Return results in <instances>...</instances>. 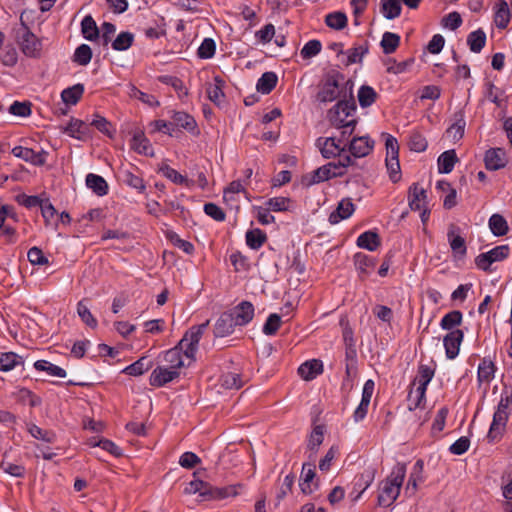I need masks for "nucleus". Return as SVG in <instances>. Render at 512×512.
<instances>
[{
	"mask_svg": "<svg viewBox=\"0 0 512 512\" xmlns=\"http://www.w3.org/2000/svg\"><path fill=\"white\" fill-rule=\"evenodd\" d=\"M353 86V82L346 79L343 73L335 69L330 70L323 76L319 84L316 99L320 103H329L336 99H339V101L348 100L350 97L346 93L351 92L354 97Z\"/></svg>",
	"mask_w": 512,
	"mask_h": 512,
	"instance_id": "obj_1",
	"label": "nucleus"
},
{
	"mask_svg": "<svg viewBox=\"0 0 512 512\" xmlns=\"http://www.w3.org/2000/svg\"><path fill=\"white\" fill-rule=\"evenodd\" d=\"M350 97L348 100L338 101L329 111L328 119L332 126L340 129V135L336 136V140L341 145L349 144V137L352 135L357 121L356 119H347L352 116V113L356 110V103L351 92L346 93Z\"/></svg>",
	"mask_w": 512,
	"mask_h": 512,
	"instance_id": "obj_2",
	"label": "nucleus"
},
{
	"mask_svg": "<svg viewBox=\"0 0 512 512\" xmlns=\"http://www.w3.org/2000/svg\"><path fill=\"white\" fill-rule=\"evenodd\" d=\"M406 475V465L397 463L390 475L379 483L377 504L381 507L391 506L398 498Z\"/></svg>",
	"mask_w": 512,
	"mask_h": 512,
	"instance_id": "obj_3",
	"label": "nucleus"
},
{
	"mask_svg": "<svg viewBox=\"0 0 512 512\" xmlns=\"http://www.w3.org/2000/svg\"><path fill=\"white\" fill-rule=\"evenodd\" d=\"M512 410V389L505 388L501 393L500 401L493 414L487 438L494 441L505 432L506 425Z\"/></svg>",
	"mask_w": 512,
	"mask_h": 512,
	"instance_id": "obj_4",
	"label": "nucleus"
},
{
	"mask_svg": "<svg viewBox=\"0 0 512 512\" xmlns=\"http://www.w3.org/2000/svg\"><path fill=\"white\" fill-rule=\"evenodd\" d=\"M186 494L198 493L202 500H220L230 495H236V491L232 487H214L208 482L202 480H193L187 484L184 489Z\"/></svg>",
	"mask_w": 512,
	"mask_h": 512,
	"instance_id": "obj_5",
	"label": "nucleus"
},
{
	"mask_svg": "<svg viewBox=\"0 0 512 512\" xmlns=\"http://www.w3.org/2000/svg\"><path fill=\"white\" fill-rule=\"evenodd\" d=\"M17 42L23 54L27 57L38 58L41 54L42 43L33 34L28 26L21 19V27L16 31Z\"/></svg>",
	"mask_w": 512,
	"mask_h": 512,
	"instance_id": "obj_6",
	"label": "nucleus"
},
{
	"mask_svg": "<svg viewBox=\"0 0 512 512\" xmlns=\"http://www.w3.org/2000/svg\"><path fill=\"white\" fill-rule=\"evenodd\" d=\"M208 325L209 321L207 320L205 323L192 326L188 331H186L183 338L180 340L179 346L183 349V353L187 358L191 360L195 359V353L197 351L199 341Z\"/></svg>",
	"mask_w": 512,
	"mask_h": 512,
	"instance_id": "obj_7",
	"label": "nucleus"
},
{
	"mask_svg": "<svg viewBox=\"0 0 512 512\" xmlns=\"http://www.w3.org/2000/svg\"><path fill=\"white\" fill-rule=\"evenodd\" d=\"M509 246L500 245L488 252L479 254L475 259V264L479 269L483 271H490V266L494 262L503 261L509 256Z\"/></svg>",
	"mask_w": 512,
	"mask_h": 512,
	"instance_id": "obj_8",
	"label": "nucleus"
},
{
	"mask_svg": "<svg viewBox=\"0 0 512 512\" xmlns=\"http://www.w3.org/2000/svg\"><path fill=\"white\" fill-rule=\"evenodd\" d=\"M316 146L319 148L321 155L326 159L339 157L347 152V144L341 145L338 143L336 136L319 137L316 140Z\"/></svg>",
	"mask_w": 512,
	"mask_h": 512,
	"instance_id": "obj_9",
	"label": "nucleus"
},
{
	"mask_svg": "<svg viewBox=\"0 0 512 512\" xmlns=\"http://www.w3.org/2000/svg\"><path fill=\"white\" fill-rule=\"evenodd\" d=\"M375 475L376 469L374 467H368L361 474L356 476L353 491L350 493L352 501L356 502L359 500L364 491L373 483Z\"/></svg>",
	"mask_w": 512,
	"mask_h": 512,
	"instance_id": "obj_10",
	"label": "nucleus"
},
{
	"mask_svg": "<svg viewBox=\"0 0 512 512\" xmlns=\"http://www.w3.org/2000/svg\"><path fill=\"white\" fill-rule=\"evenodd\" d=\"M373 147L374 141L368 136L353 137L347 144V151L353 158H362L369 155Z\"/></svg>",
	"mask_w": 512,
	"mask_h": 512,
	"instance_id": "obj_11",
	"label": "nucleus"
},
{
	"mask_svg": "<svg viewBox=\"0 0 512 512\" xmlns=\"http://www.w3.org/2000/svg\"><path fill=\"white\" fill-rule=\"evenodd\" d=\"M12 154L26 162H29L35 166H43L46 163L48 152L41 150L35 152L31 148L16 146L12 149Z\"/></svg>",
	"mask_w": 512,
	"mask_h": 512,
	"instance_id": "obj_12",
	"label": "nucleus"
},
{
	"mask_svg": "<svg viewBox=\"0 0 512 512\" xmlns=\"http://www.w3.org/2000/svg\"><path fill=\"white\" fill-rule=\"evenodd\" d=\"M332 165H323L311 173L305 174L302 177V184L306 187H310L314 184L329 180L335 177H341V172L331 173Z\"/></svg>",
	"mask_w": 512,
	"mask_h": 512,
	"instance_id": "obj_13",
	"label": "nucleus"
},
{
	"mask_svg": "<svg viewBox=\"0 0 512 512\" xmlns=\"http://www.w3.org/2000/svg\"><path fill=\"white\" fill-rule=\"evenodd\" d=\"M374 386H375V384H374L373 380H371V379H369L365 382V384L363 386V390H362V397H361L360 404L358 405V407L355 409V411L353 413V418H354L355 422L362 421L366 417L367 412H368V407H369V404H370V401H371V398H372V395L374 392Z\"/></svg>",
	"mask_w": 512,
	"mask_h": 512,
	"instance_id": "obj_14",
	"label": "nucleus"
},
{
	"mask_svg": "<svg viewBox=\"0 0 512 512\" xmlns=\"http://www.w3.org/2000/svg\"><path fill=\"white\" fill-rule=\"evenodd\" d=\"M464 333L460 329L450 331L443 339L446 357L454 359L458 356Z\"/></svg>",
	"mask_w": 512,
	"mask_h": 512,
	"instance_id": "obj_15",
	"label": "nucleus"
},
{
	"mask_svg": "<svg viewBox=\"0 0 512 512\" xmlns=\"http://www.w3.org/2000/svg\"><path fill=\"white\" fill-rule=\"evenodd\" d=\"M237 326H245L254 317V306L249 301H242L229 311Z\"/></svg>",
	"mask_w": 512,
	"mask_h": 512,
	"instance_id": "obj_16",
	"label": "nucleus"
},
{
	"mask_svg": "<svg viewBox=\"0 0 512 512\" xmlns=\"http://www.w3.org/2000/svg\"><path fill=\"white\" fill-rule=\"evenodd\" d=\"M179 376V371L172 368L156 367L149 378V383L154 387H162Z\"/></svg>",
	"mask_w": 512,
	"mask_h": 512,
	"instance_id": "obj_17",
	"label": "nucleus"
},
{
	"mask_svg": "<svg viewBox=\"0 0 512 512\" xmlns=\"http://www.w3.org/2000/svg\"><path fill=\"white\" fill-rule=\"evenodd\" d=\"M408 203L411 210L420 211L427 207V192L424 188L419 187L417 183H413L408 190Z\"/></svg>",
	"mask_w": 512,
	"mask_h": 512,
	"instance_id": "obj_18",
	"label": "nucleus"
},
{
	"mask_svg": "<svg viewBox=\"0 0 512 512\" xmlns=\"http://www.w3.org/2000/svg\"><path fill=\"white\" fill-rule=\"evenodd\" d=\"M485 166L488 170H499L507 164L506 152L501 148H492L486 151Z\"/></svg>",
	"mask_w": 512,
	"mask_h": 512,
	"instance_id": "obj_19",
	"label": "nucleus"
},
{
	"mask_svg": "<svg viewBox=\"0 0 512 512\" xmlns=\"http://www.w3.org/2000/svg\"><path fill=\"white\" fill-rule=\"evenodd\" d=\"M235 320L231 316L229 311L224 312L220 315L214 325V336L215 337H226L234 332V328L236 327Z\"/></svg>",
	"mask_w": 512,
	"mask_h": 512,
	"instance_id": "obj_20",
	"label": "nucleus"
},
{
	"mask_svg": "<svg viewBox=\"0 0 512 512\" xmlns=\"http://www.w3.org/2000/svg\"><path fill=\"white\" fill-rule=\"evenodd\" d=\"M355 211V205L350 199H343L339 202L337 208L329 215V222L337 224L341 220L349 218Z\"/></svg>",
	"mask_w": 512,
	"mask_h": 512,
	"instance_id": "obj_21",
	"label": "nucleus"
},
{
	"mask_svg": "<svg viewBox=\"0 0 512 512\" xmlns=\"http://www.w3.org/2000/svg\"><path fill=\"white\" fill-rule=\"evenodd\" d=\"M131 148L139 154L153 156V149L150 142L146 138L144 132L140 129L135 130L133 133Z\"/></svg>",
	"mask_w": 512,
	"mask_h": 512,
	"instance_id": "obj_22",
	"label": "nucleus"
},
{
	"mask_svg": "<svg viewBox=\"0 0 512 512\" xmlns=\"http://www.w3.org/2000/svg\"><path fill=\"white\" fill-rule=\"evenodd\" d=\"M465 125V113L460 109L454 113L453 123L446 131L448 137H451L453 140L461 139L464 135Z\"/></svg>",
	"mask_w": 512,
	"mask_h": 512,
	"instance_id": "obj_23",
	"label": "nucleus"
},
{
	"mask_svg": "<svg viewBox=\"0 0 512 512\" xmlns=\"http://www.w3.org/2000/svg\"><path fill=\"white\" fill-rule=\"evenodd\" d=\"M323 371V364L320 360H310L301 364L298 368L299 375L306 381L314 379Z\"/></svg>",
	"mask_w": 512,
	"mask_h": 512,
	"instance_id": "obj_24",
	"label": "nucleus"
},
{
	"mask_svg": "<svg viewBox=\"0 0 512 512\" xmlns=\"http://www.w3.org/2000/svg\"><path fill=\"white\" fill-rule=\"evenodd\" d=\"M172 126L183 128L189 132H194L197 128L195 119L186 112H173L172 115Z\"/></svg>",
	"mask_w": 512,
	"mask_h": 512,
	"instance_id": "obj_25",
	"label": "nucleus"
},
{
	"mask_svg": "<svg viewBox=\"0 0 512 512\" xmlns=\"http://www.w3.org/2000/svg\"><path fill=\"white\" fill-rule=\"evenodd\" d=\"M85 182L86 186L98 196H104L108 193V184L102 176L89 173Z\"/></svg>",
	"mask_w": 512,
	"mask_h": 512,
	"instance_id": "obj_26",
	"label": "nucleus"
},
{
	"mask_svg": "<svg viewBox=\"0 0 512 512\" xmlns=\"http://www.w3.org/2000/svg\"><path fill=\"white\" fill-rule=\"evenodd\" d=\"M510 21V10L508 3L505 0H499L496 4V11L494 15L495 25L499 29H505Z\"/></svg>",
	"mask_w": 512,
	"mask_h": 512,
	"instance_id": "obj_27",
	"label": "nucleus"
},
{
	"mask_svg": "<svg viewBox=\"0 0 512 512\" xmlns=\"http://www.w3.org/2000/svg\"><path fill=\"white\" fill-rule=\"evenodd\" d=\"M357 246L369 251H375L381 244L380 237L376 232L366 231L357 238Z\"/></svg>",
	"mask_w": 512,
	"mask_h": 512,
	"instance_id": "obj_28",
	"label": "nucleus"
},
{
	"mask_svg": "<svg viewBox=\"0 0 512 512\" xmlns=\"http://www.w3.org/2000/svg\"><path fill=\"white\" fill-rule=\"evenodd\" d=\"M424 468L423 460L419 459L416 461L413 467V471L411 472L407 485H406V493L414 494L417 490L418 483L423 481L422 473Z\"/></svg>",
	"mask_w": 512,
	"mask_h": 512,
	"instance_id": "obj_29",
	"label": "nucleus"
},
{
	"mask_svg": "<svg viewBox=\"0 0 512 512\" xmlns=\"http://www.w3.org/2000/svg\"><path fill=\"white\" fill-rule=\"evenodd\" d=\"M434 373L435 369L428 365L421 364L419 366L416 381L418 382L419 387L418 394L421 396L423 393H426L427 386L434 377Z\"/></svg>",
	"mask_w": 512,
	"mask_h": 512,
	"instance_id": "obj_30",
	"label": "nucleus"
},
{
	"mask_svg": "<svg viewBox=\"0 0 512 512\" xmlns=\"http://www.w3.org/2000/svg\"><path fill=\"white\" fill-rule=\"evenodd\" d=\"M315 477V466L310 463H304L302 467V476L300 482L301 491L304 494H311L313 489L311 483Z\"/></svg>",
	"mask_w": 512,
	"mask_h": 512,
	"instance_id": "obj_31",
	"label": "nucleus"
},
{
	"mask_svg": "<svg viewBox=\"0 0 512 512\" xmlns=\"http://www.w3.org/2000/svg\"><path fill=\"white\" fill-rule=\"evenodd\" d=\"M84 93V85L76 84L66 88L61 93V98L66 105H76Z\"/></svg>",
	"mask_w": 512,
	"mask_h": 512,
	"instance_id": "obj_32",
	"label": "nucleus"
},
{
	"mask_svg": "<svg viewBox=\"0 0 512 512\" xmlns=\"http://www.w3.org/2000/svg\"><path fill=\"white\" fill-rule=\"evenodd\" d=\"M246 244L253 250H258L267 240V235L259 228L251 229L246 232Z\"/></svg>",
	"mask_w": 512,
	"mask_h": 512,
	"instance_id": "obj_33",
	"label": "nucleus"
},
{
	"mask_svg": "<svg viewBox=\"0 0 512 512\" xmlns=\"http://www.w3.org/2000/svg\"><path fill=\"white\" fill-rule=\"evenodd\" d=\"M160 172L163 174V176H165L175 184L184 185L188 188L194 185L193 180L186 178L185 176L181 175L177 170L171 168L168 165H163L160 168Z\"/></svg>",
	"mask_w": 512,
	"mask_h": 512,
	"instance_id": "obj_34",
	"label": "nucleus"
},
{
	"mask_svg": "<svg viewBox=\"0 0 512 512\" xmlns=\"http://www.w3.org/2000/svg\"><path fill=\"white\" fill-rule=\"evenodd\" d=\"M457 156L454 150H447L443 152L438 158V170L440 173H450L455 163L457 162Z\"/></svg>",
	"mask_w": 512,
	"mask_h": 512,
	"instance_id": "obj_35",
	"label": "nucleus"
},
{
	"mask_svg": "<svg viewBox=\"0 0 512 512\" xmlns=\"http://www.w3.org/2000/svg\"><path fill=\"white\" fill-rule=\"evenodd\" d=\"M225 82L219 77H214V83L209 84L207 87L208 98L215 104L219 105L224 98V87Z\"/></svg>",
	"mask_w": 512,
	"mask_h": 512,
	"instance_id": "obj_36",
	"label": "nucleus"
},
{
	"mask_svg": "<svg viewBox=\"0 0 512 512\" xmlns=\"http://www.w3.org/2000/svg\"><path fill=\"white\" fill-rule=\"evenodd\" d=\"M277 81L278 78L274 72H265L257 82V91L262 94H269L275 88Z\"/></svg>",
	"mask_w": 512,
	"mask_h": 512,
	"instance_id": "obj_37",
	"label": "nucleus"
},
{
	"mask_svg": "<svg viewBox=\"0 0 512 512\" xmlns=\"http://www.w3.org/2000/svg\"><path fill=\"white\" fill-rule=\"evenodd\" d=\"M24 361L21 356L14 352H6L0 355V370L8 372L18 365H23Z\"/></svg>",
	"mask_w": 512,
	"mask_h": 512,
	"instance_id": "obj_38",
	"label": "nucleus"
},
{
	"mask_svg": "<svg viewBox=\"0 0 512 512\" xmlns=\"http://www.w3.org/2000/svg\"><path fill=\"white\" fill-rule=\"evenodd\" d=\"M182 352L183 349L180 348L179 344L176 347L166 351L164 360L166 363H168L169 368L179 371V369L184 366Z\"/></svg>",
	"mask_w": 512,
	"mask_h": 512,
	"instance_id": "obj_39",
	"label": "nucleus"
},
{
	"mask_svg": "<svg viewBox=\"0 0 512 512\" xmlns=\"http://www.w3.org/2000/svg\"><path fill=\"white\" fill-rule=\"evenodd\" d=\"M485 43L486 34L481 29L471 32L467 37V44L473 53H480Z\"/></svg>",
	"mask_w": 512,
	"mask_h": 512,
	"instance_id": "obj_40",
	"label": "nucleus"
},
{
	"mask_svg": "<svg viewBox=\"0 0 512 512\" xmlns=\"http://www.w3.org/2000/svg\"><path fill=\"white\" fill-rule=\"evenodd\" d=\"M81 32L85 39L93 41L99 37V29L91 15H87L81 22Z\"/></svg>",
	"mask_w": 512,
	"mask_h": 512,
	"instance_id": "obj_41",
	"label": "nucleus"
},
{
	"mask_svg": "<svg viewBox=\"0 0 512 512\" xmlns=\"http://www.w3.org/2000/svg\"><path fill=\"white\" fill-rule=\"evenodd\" d=\"M152 365V361L148 360L146 357H141L131 365L124 368L122 372L131 376H140L148 371Z\"/></svg>",
	"mask_w": 512,
	"mask_h": 512,
	"instance_id": "obj_42",
	"label": "nucleus"
},
{
	"mask_svg": "<svg viewBox=\"0 0 512 512\" xmlns=\"http://www.w3.org/2000/svg\"><path fill=\"white\" fill-rule=\"evenodd\" d=\"M400 0H381V12L386 19H395L401 14Z\"/></svg>",
	"mask_w": 512,
	"mask_h": 512,
	"instance_id": "obj_43",
	"label": "nucleus"
},
{
	"mask_svg": "<svg viewBox=\"0 0 512 512\" xmlns=\"http://www.w3.org/2000/svg\"><path fill=\"white\" fill-rule=\"evenodd\" d=\"M380 45L384 54H392L400 45V36L396 33L385 32L382 36Z\"/></svg>",
	"mask_w": 512,
	"mask_h": 512,
	"instance_id": "obj_44",
	"label": "nucleus"
},
{
	"mask_svg": "<svg viewBox=\"0 0 512 512\" xmlns=\"http://www.w3.org/2000/svg\"><path fill=\"white\" fill-rule=\"evenodd\" d=\"M489 228L495 236H504L508 232V224L500 214H493L489 219Z\"/></svg>",
	"mask_w": 512,
	"mask_h": 512,
	"instance_id": "obj_45",
	"label": "nucleus"
},
{
	"mask_svg": "<svg viewBox=\"0 0 512 512\" xmlns=\"http://www.w3.org/2000/svg\"><path fill=\"white\" fill-rule=\"evenodd\" d=\"M34 368L38 371H45L51 376H56L60 378H64L67 375L66 371L63 368L54 365L46 360H37L34 363Z\"/></svg>",
	"mask_w": 512,
	"mask_h": 512,
	"instance_id": "obj_46",
	"label": "nucleus"
},
{
	"mask_svg": "<svg viewBox=\"0 0 512 512\" xmlns=\"http://www.w3.org/2000/svg\"><path fill=\"white\" fill-rule=\"evenodd\" d=\"M377 98L376 91L367 85H363L360 87L358 91V101L362 108H367L371 106Z\"/></svg>",
	"mask_w": 512,
	"mask_h": 512,
	"instance_id": "obj_47",
	"label": "nucleus"
},
{
	"mask_svg": "<svg viewBox=\"0 0 512 512\" xmlns=\"http://www.w3.org/2000/svg\"><path fill=\"white\" fill-rule=\"evenodd\" d=\"M65 131L71 137L82 140L87 134L88 127L83 121L78 119H72L67 125Z\"/></svg>",
	"mask_w": 512,
	"mask_h": 512,
	"instance_id": "obj_48",
	"label": "nucleus"
},
{
	"mask_svg": "<svg viewBox=\"0 0 512 512\" xmlns=\"http://www.w3.org/2000/svg\"><path fill=\"white\" fill-rule=\"evenodd\" d=\"M495 366L492 361L484 358L478 366V381L489 382L494 377Z\"/></svg>",
	"mask_w": 512,
	"mask_h": 512,
	"instance_id": "obj_49",
	"label": "nucleus"
},
{
	"mask_svg": "<svg viewBox=\"0 0 512 512\" xmlns=\"http://www.w3.org/2000/svg\"><path fill=\"white\" fill-rule=\"evenodd\" d=\"M325 23L332 29L341 30L347 25V17L343 12L329 13L325 17Z\"/></svg>",
	"mask_w": 512,
	"mask_h": 512,
	"instance_id": "obj_50",
	"label": "nucleus"
},
{
	"mask_svg": "<svg viewBox=\"0 0 512 512\" xmlns=\"http://www.w3.org/2000/svg\"><path fill=\"white\" fill-rule=\"evenodd\" d=\"M447 236H448V241H449L452 251L459 255H465L466 254L465 239L462 236H460L459 234H455L454 229L449 230Z\"/></svg>",
	"mask_w": 512,
	"mask_h": 512,
	"instance_id": "obj_51",
	"label": "nucleus"
},
{
	"mask_svg": "<svg viewBox=\"0 0 512 512\" xmlns=\"http://www.w3.org/2000/svg\"><path fill=\"white\" fill-rule=\"evenodd\" d=\"M462 322V313L459 310H453L444 315L441 319L440 326L445 330H454L453 328Z\"/></svg>",
	"mask_w": 512,
	"mask_h": 512,
	"instance_id": "obj_52",
	"label": "nucleus"
},
{
	"mask_svg": "<svg viewBox=\"0 0 512 512\" xmlns=\"http://www.w3.org/2000/svg\"><path fill=\"white\" fill-rule=\"evenodd\" d=\"M92 58V50L89 45L81 44L75 50L73 61L81 66L89 64Z\"/></svg>",
	"mask_w": 512,
	"mask_h": 512,
	"instance_id": "obj_53",
	"label": "nucleus"
},
{
	"mask_svg": "<svg viewBox=\"0 0 512 512\" xmlns=\"http://www.w3.org/2000/svg\"><path fill=\"white\" fill-rule=\"evenodd\" d=\"M134 42V35L130 32H121L112 42V48L116 51L129 49Z\"/></svg>",
	"mask_w": 512,
	"mask_h": 512,
	"instance_id": "obj_54",
	"label": "nucleus"
},
{
	"mask_svg": "<svg viewBox=\"0 0 512 512\" xmlns=\"http://www.w3.org/2000/svg\"><path fill=\"white\" fill-rule=\"evenodd\" d=\"M327 165H332L331 173L341 172V176H343L349 166L355 165V160L349 154H345L339 156L337 162H330Z\"/></svg>",
	"mask_w": 512,
	"mask_h": 512,
	"instance_id": "obj_55",
	"label": "nucleus"
},
{
	"mask_svg": "<svg viewBox=\"0 0 512 512\" xmlns=\"http://www.w3.org/2000/svg\"><path fill=\"white\" fill-rule=\"evenodd\" d=\"M122 180L125 184L138 190L139 192H143L145 190L143 179L140 176L133 174L129 170H124L122 172Z\"/></svg>",
	"mask_w": 512,
	"mask_h": 512,
	"instance_id": "obj_56",
	"label": "nucleus"
},
{
	"mask_svg": "<svg viewBox=\"0 0 512 512\" xmlns=\"http://www.w3.org/2000/svg\"><path fill=\"white\" fill-rule=\"evenodd\" d=\"M291 203L292 201L288 197H273L266 202V206L272 211L284 212L289 210Z\"/></svg>",
	"mask_w": 512,
	"mask_h": 512,
	"instance_id": "obj_57",
	"label": "nucleus"
},
{
	"mask_svg": "<svg viewBox=\"0 0 512 512\" xmlns=\"http://www.w3.org/2000/svg\"><path fill=\"white\" fill-rule=\"evenodd\" d=\"M215 50V41L211 38H205L198 48L197 55L201 59H210L214 56Z\"/></svg>",
	"mask_w": 512,
	"mask_h": 512,
	"instance_id": "obj_58",
	"label": "nucleus"
},
{
	"mask_svg": "<svg viewBox=\"0 0 512 512\" xmlns=\"http://www.w3.org/2000/svg\"><path fill=\"white\" fill-rule=\"evenodd\" d=\"M77 313L81 320L89 327L95 328L97 326V320L94 318L84 301H80L77 304Z\"/></svg>",
	"mask_w": 512,
	"mask_h": 512,
	"instance_id": "obj_59",
	"label": "nucleus"
},
{
	"mask_svg": "<svg viewBox=\"0 0 512 512\" xmlns=\"http://www.w3.org/2000/svg\"><path fill=\"white\" fill-rule=\"evenodd\" d=\"M221 385L226 389H239L243 382L238 373H226L221 377Z\"/></svg>",
	"mask_w": 512,
	"mask_h": 512,
	"instance_id": "obj_60",
	"label": "nucleus"
},
{
	"mask_svg": "<svg viewBox=\"0 0 512 512\" xmlns=\"http://www.w3.org/2000/svg\"><path fill=\"white\" fill-rule=\"evenodd\" d=\"M28 431L32 437L36 439H41L45 442L52 443L55 441V434L51 431L43 430L35 424H30L28 427Z\"/></svg>",
	"mask_w": 512,
	"mask_h": 512,
	"instance_id": "obj_61",
	"label": "nucleus"
},
{
	"mask_svg": "<svg viewBox=\"0 0 512 512\" xmlns=\"http://www.w3.org/2000/svg\"><path fill=\"white\" fill-rule=\"evenodd\" d=\"M386 160H397L399 145L397 139L390 134H385Z\"/></svg>",
	"mask_w": 512,
	"mask_h": 512,
	"instance_id": "obj_62",
	"label": "nucleus"
},
{
	"mask_svg": "<svg viewBox=\"0 0 512 512\" xmlns=\"http://www.w3.org/2000/svg\"><path fill=\"white\" fill-rule=\"evenodd\" d=\"M280 325L281 317L276 313L270 314L263 326V333L268 336L274 335L280 328Z\"/></svg>",
	"mask_w": 512,
	"mask_h": 512,
	"instance_id": "obj_63",
	"label": "nucleus"
},
{
	"mask_svg": "<svg viewBox=\"0 0 512 512\" xmlns=\"http://www.w3.org/2000/svg\"><path fill=\"white\" fill-rule=\"evenodd\" d=\"M167 238L170 240V242L178 247L179 249L183 250L187 254H192L194 251V245L186 240H183L179 237L178 234L175 232H169L167 234Z\"/></svg>",
	"mask_w": 512,
	"mask_h": 512,
	"instance_id": "obj_64",
	"label": "nucleus"
}]
</instances>
